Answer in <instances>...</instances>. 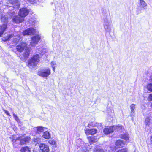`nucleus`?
<instances>
[{
  "mask_svg": "<svg viewBox=\"0 0 152 152\" xmlns=\"http://www.w3.org/2000/svg\"><path fill=\"white\" fill-rule=\"evenodd\" d=\"M87 138L88 140L89 143L90 145L93 144L98 141L96 137L95 136H91L88 137Z\"/></svg>",
  "mask_w": 152,
  "mask_h": 152,
  "instance_id": "nucleus-14",
  "label": "nucleus"
},
{
  "mask_svg": "<svg viewBox=\"0 0 152 152\" xmlns=\"http://www.w3.org/2000/svg\"><path fill=\"white\" fill-rule=\"evenodd\" d=\"M39 55L38 54L33 55L28 60L27 66L30 68L34 67L39 62Z\"/></svg>",
  "mask_w": 152,
  "mask_h": 152,
  "instance_id": "nucleus-1",
  "label": "nucleus"
},
{
  "mask_svg": "<svg viewBox=\"0 0 152 152\" xmlns=\"http://www.w3.org/2000/svg\"><path fill=\"white\" fill-rule=\"evenodd\" d=\"M10 138L11 140V141L14 147L16 148L17 146L20 145V138H19V137H16L15 135H13L10 137Z\"/></svg>",
  "mask_w": 152,
  "mask_h": 152,
  "instance_id": "nucleus-6",
  "label": "nucleus"
},
{
  "mask_svg": "<svg viewBox=\"0 0 152 152\" xmlns=\"http://www.w3.org/2000/svg\"><path fill=\"white\" fill-rule=\"evenodd\" d=\"M43 137L46 139H48L50 138V135L48 131H45L44 132L42 135Z\"/></svg>",
  "mask_w": 152,
  "mask_h": 152,
  "instance_id": "nucleus-20",
  "label": "nucleus"
},
{
  "mask_svg": "<svg viewBox=\"0 0 152 152\" xmlns=\"http://www.w3.org/2000/svg\"><path fill=\"white\" fill-rule=\"evenodd\" d=\"M3 111L4 112V113L6 114L8 116H10V114L9 112L7 110L5 109H3Z\"/></svg>",
  "mask_w": 152,
  "mask_h": 152,
  "instance_id": "nucleus-32",
  "label": "nucleus"
},
{
  "mask_svg": "<svg viewBox=\"0 0 152 152\" xmlns=\"http://www.w3.org/2000/svg\"><path fill=\"white\" fill-rule=\"evenodd\" d=\"M50 69L49 68L40 70L38 71L37 75L43 77H47L50 74Z\"/></svg>",
  "mask_w": 152,
  "mask_h": 152,
  "instance_id": "nucleus-3",
  "label": "nucleus"
},
{
  "mask_svg": "<svg viewBox=\"0 0 152 152\" xmlns=\"http://www.w3.org/2000/svg\"><path fill=\"white\" fill-rule=\"evenodd\" d=\"M28 48V45L26 42H22L16 47L17 51L19 52H22Z\"/></svg>",
  "mask_w": 152,
  "mask_h": 152,
  "instance_id": "nucleus-4",
  "label": "nucleus"
},
{
  "mask_svg": "<svg viewBox=\"0 0 152 152\" xmlns=\"http://www.w3.org/2000/svg\"><path fill=\"white\" fill-rule=\"evenodd\" d=\"M20 152H31V148L28 146H24L21 148Z\"/></svg>",
  "mask_w": 152,
  "mask_h": 152,
  "instance_id": "nucleus-18",
  "label": "nucleus"
},
{
  "mask_svg": "<svg viewBox=\"0 0 152 152\" xmlns=\"http://www.w3.org/2000/svg\"><path fill=\"white\" fill-rule=\"evenodd\" d=\"M116 152H128V149L125 147L117 150Z\"/></svg>",
  "mask_w": 152,
  "mask_h": 152,
  "instance_id": "nucleus-24",
  "label": "nucleus"
},
{
  "mask_svg": "<svg viewBox=\"0 0 152 152\" xmlns=\"http://www.w3.org/2000/svg\"><path fill=\"white\" fill-rule=\"evenodd\" d=\"M20 138V145H22L29 143L31 141V137L29 136L23 134L19 137Z\"/></svg>",
  "mask_w": 152,
  "mask_h": 152,
  "instance_id": "nucleus-2",
  "label": "nucleus"
},
{
  "mask_svg": "<svg viewBox=\"0 0 152 152\" xmlns=\"http://www.w3.org/2000/svg\"><path fill=\"white\" fill-rule=\"evenodd\" d=\"M10 3L13 5L14 8H18L20 5V3L18 0H13L10 1Z\"/></svg>",
  "mask_w": 152,
  "mask_h": 152,
  "instance_id": "nucleus-17",
  "label": "nucleus"
},
{
  "mask_svg": "<svg viewBox=\"0 0 152 152\" xmlns=\"http://www.w3.org/2000/svg\"><path fill=\"white\" fill-rule=\"evenodd\" d=\"M29 13V10L26 8H22L19 10L18 15L23 18L27 16Z\"/></svg>",
  "mask_w": 152,
  "mask_h": 152,
  "instance_id": "nucleus-5",
  "label": "nucleus"
},
{
  "mask_svg": "<svg viewBox=\"0 0 152 152\" xmlns=\"http://www.w3.org/2000/svg\"><path fill=\"white\" fill-rule=\"evenodd\" d=\"M48 143L51 145H53L54 147H56V141L53 139L50 140L48 141Z\"/></svg>",
  "mask_w": 152,
  "mask_h": 152,
  "instance_id": "nucleus-22",
  "label": "nucleus"
},
{
  "mask_svg": "<svg viewBox=\"0 0 152 152\" xmlns=\"http://www.w3.org/2000/svg\"><path fill=\"white\" fill-rule=\"evenodd\" d=\"M27 1L31 4H34L36 2V0H27Z\"/></svg>",
  "mask_w": 152,
  "mask_h": 152,
  "instance_id": "nucleus-33",
  "label": "nucleus"
},
{
  "mask_svg": "<svg viewBox=\"0 0 152 152\" xmlns=\"http://www.w3.org/2000/svg\"><path fill=\"white\" fill-rule=\"evenodd\" d=\"M136 105L134 104H131L130 105V108L132 113L134 112V110L135 109Z\"/></svg>",
  "mask_w": 152,
  "mask_h": 152,
  "instance_id": "nucleus-28",
  "label": "nucleus"
},
{
  "mask_svg": "<svg viewBox=\"0 0 152 152\" xmlns=\"http://www.w3.org/2000/svg\"><path fill=\"white\" fill-rule=\"evenodd\" d=\"M140 5L141 8L145 7L147 4L143 0H140Z\"/></svg>",
  "mask_w": 152,
  "mask_h": 152,
  "instance_id": "nucleus-23",
  "label": "nucleus"
},
{
  "mask_svg": "<svg viewBox=\"0 0 152 152\" xmlns=\"http://www.w3.org/2000/svg\"><path fill=\"white\" fill-rule=\"evenodd\" d=\"M147 100L148 101H152V93L149 94L147 97Z\"/></svg>",
  "mask_w": 152,
  "mask_h": 152,
  "instance_id": "nucleus-30",
  "label": "nucleus"
},
{
  "mask_svg": "<svg viewBox=\"0 0 152 152\" xmlns=\"http://www.w3.org/2000/svg\"><path fill=\"white\" fill-rule=\"evenodd\" d=\"M13 115L14 118L17 122H19L20 121V120L17 116V115L14 114H13Z\"/></svg>",
  "mask_w": 152,
  "mask_h": 152,
  "instance_id": "nucleus-31",
  "label": "nucleus"
},
{
  "mask_svg": "<svg viewBox=\"0 0 152 152\" xmlns=\"http://www.w3.org/2000/svg\"><path fill=\"white\" fill-rule=\"evenodd\" d=\"M7 28V24H4L0 26V37H1L4 31Z\"/></svg>",
  "mask_w": 152,
  "mask_h": 152,
  "instance_id": "nucleus-15",
  "label": "nucleus"
},
{
  "mask_svg": "<svg viewBox=\"0 0 152 152\" xmlns=\"http://www.w3.org/2000/svg\"><path fill=\"white\" fill-rule=\"evenodd\" d=\"M115 145L118 148H120L122 147L125 145V143L123 140L118 139L116 140Z\"/></svg>",
  "mask_w": 152,
  "mask_h": 152,
  "instance_id": "nucleus-13",
  "label": "nucleus"
},
{
  "mask_svg": "<svg viewBox=\"0 0 152 152\" xmlns=\"http://www.w3.org/2000/svg\"><path fill=\"white\" fill-rule=\"evenodd\" d=\"M13 129L15 132H16L18 130V129L16 126H15L13 128Z\"/></svg>",
  "mask_w": 152,
  "mask_h": 152,
  "instance_id": "nucleus-34",
  "label": "nucleus"
},
{
  "mask_svg": "<svg viewBox=\"0 0 152 152\" xmlns=\"http://www.w3.org/2000/svg\"><path fill=\"white\" fill-rule=\"evenodd\" d=\"M121 138L126 140H129V137L128 135L126 134H124L121 135Z\"/></svg>",
  "mask_w": 152,
  "mask_h": 152,
  "instance_id": "nucleus-25",
  "label": "nucleus"
},
{
  "mask_svg": "<svg viewBox=\"0 0 152 152\" xmlns=\"http://www.w3.org/2000/svg\"><path fill=\"white\" fill-rule=\"evenodd\" d=\"M145 123L146 126H149L151 124V119L148 117H147L145 118Z\"/></svg>",
  "mask_w": 152,
  "mask_h": 152,
  "instance_id": "nucleus-21",
  "label": "nucleus"
},
{
  "mask_svg": "<svg viewBox=\"0 0 152 152\" xmlns=\"http://www.w3.org/2000/svg\"><path fill=\"white\" fill-rule=\"evenodd\" d=\"M39 150L41 152H49V146L44 143H40L39 145Z\"/></svg>",
  "mask_w": 152,
  "mask_h": 152,
  "instance_id": "nucleus-10",
  "label": "nucleus"
},
{
  "mask_svg": "<svg viewBox=\"0 0 152 152\" xmlns=\"http://www.w3.org/2000/svg\"><path fill=\"white\" fill-rule=\"evenodd\" d=\"M30 50L28 47L25 50V51L23 54V56L24 59H28L30 55Z\"/></svg>",
  "mask_w": 152,
  "mask_h": 152,
  "instance_id": "nucleus-16",
  "label": "nucleus"
},
{
  "mask_svg": "<svg viewBox=\"0 0 152 152\" xmlns=\"http://www.w3.org/2000/svg\"><path fill=\"white\" fill-rule=\"evenodd\" d=\"M114 126H107L103 129L104 133L106 135L110 134L114 131Z\"/></svg>",
  "mask_w": 152,
  "mask_h": 152,
  "instance_id": "nucleus-8",
  "label": "nucleus"
},
{
  "mask_svg": "<svg viewBox=\"0 0 152 152\" xmlns=\"http://www.w3.org/2000/svg\"><path fill=\"white\" fill-rule=\"evenodd\" d=\"M11 36L10 35H8L6 37H3L2 38V40L4 42H6L9 40Z\"/></svg>",
  "mask_w": 152,
  "mask_h": 152,
  "instance_id": "nucleus-27",
  "label": "nucleus"
},
{
  "mask_svg": "<svg viewBox=\"0 0 152 152\" xmlns=\"http://www.w3.org/2000/svg\"><path fill=\"white\" fill-rule=\"evenodd\" d=\"M12 20L13 22L16 24L22 23L24 20V19L18 15H12Z\"/></svg>",
  "mask_w": 152,
  "mask_h": 152,
  "instance_id": "nucleus-7",
  "label": "nucleus"
},
{
  "mask_svg": "<svg viewBox=\"0 0 152 152\" xmlns=\"http://www.w3.org/2000/svg\"><path fill=\"white\" fill-rule=\"evenodd\" d=\"M97 129L96 128H87L85 130V134L86 135H94L97 132Z\"/></svg>",
  "mask_w": 152,
  "mask_h": 152,
  "instance_id": "nucleus-12",
  "label": "nucleus"
},
{
  "mask_svg": "<svg viewBox=\"0 0 152 152\" xmlns=\"http://www.w3.org/2000/svg\"><path fill=\"white\" fill-rule=\"evenodd\" d=\"M44 128L42 126H39L37 127V132L39 133L43 132Z\"/></svg>",
  "mask_w": 152,
  "mask_h": 152,
  "instance_id": "nucleus-29",
  "label": "nucleus"
},
{
  "mask_svg": "<svg viewBox=\"0 0 152 152\" xmlns=\"http://www.w3.org/2000/svg\"><path fill=\"white\" fill-rule=\"evenodd\" d=\"M93 152H105V151L99 146L96 147L94 149Z\"/></svg>",
  "mask_w": 152,
  "mask_h": 152,
  "instance_id": "nucleus-19",
  "label": "nucleus"
},
{
  "mask_svg": "<svg viewBox=\"0 0 152 152\" xmlns=\"http://www.w3.org/2000/svg\"><path fill=\"white\" fill-rule=\"evenodd\" d=\"M41 38V37L39 35L32 37L31 39V42L30 43V45L32 46H35V45L37 44L40 40Z\"/></svg>",
  "mask_w": 152,
  "mask_h": 152,
  "instance_id": "nucleus-9",
  "label": "nucleus"
},
{
  "mask_svg": "<svg viewBox=\"0 0 152 152\" xmlns=\"http://www.w3.org/2000/svg\"><path fill=\"white\" fill-rule=\"evenodd\" d=\"M146 88L150 92H152V83L148 84Z\"/></svg>",
  "mask_w": 152,
  "mask_h": 152,
  "instance_id": "nucleus-26",
  "label": "nucleus"
},
{
  "mask_svg": "<svg viewBox=\"0 0 152 152\" xmlns=\"http://www.w3.org/2000/svg\"><path fill=\"white\" fill-rule=\"evenodd\" d=\"M35 32V30L33 28H30L24 30L23 31V35H33Z\"/></svg>",
  "mask_w": 152,
  "mask_h": 152,
  "instance_id": "nucleus-11",
  "label": "nucleus"
}]
</instances>
